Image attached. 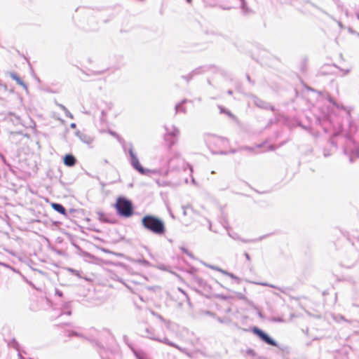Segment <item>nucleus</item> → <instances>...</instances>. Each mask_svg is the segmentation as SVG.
I'll use <instances>...</instances> for the list:
<instances>
[{
    "label": "nucleus",
    "mask_w": 359,
    "mask_h": 359,
    "mask_svg": "<svg viewBox=\"0 0 359 359\" xmlns=\"http://www.w3.org/2000/svg\"><path fill=\"white\" fill-rule=\"evenodd\" d=\"M141 223L146 230L155 235L162 236L165 233L164 222L155 215H146L142 218Z\"/></svg>",
    "instance_id": "1"
},
{
    "label": "nucleus",
    "mask_w": 359,
    "mask_h": 359,
    "mask_svg": "<svg viewBox=\"0 0 359 359\" xmlns=\"http://www.w3.org/2000/svg\"><path fill=\"white\" fill-rule=\"evenodd\" d=\"M337 137L345 139L344 153L348 157L350 163H353L356 158H359V148L351 137L349 135L340 137L339 133H334L330 138V142L334 147H337L334 138Z\"/></svg>",
    "instance_id": "2"
},
{
    "label": "nucleus",
    "mask_w": 359,
    "mask_h": 359,
    "mask_svg": "<svg viewBox=\"0 0 359 359\" xmlns=\"http://www.w3.org/2000/svg\"><path fill=\"white\" fill-rule=\"evenodd\" d=\"M352 236L357 238V241L352 243L341 259V265L348 269L355 266L359 259V234L353 233Z\"/></svg>",
    "instance_id": "3"
},
{
    "label": "nucleus",
    "mask_w": 359,
    "mask_h": 359,
    "mask_svg": "<svg viewBox=\"0 0 359 359\" xmlns=\"http://www.w3.org/2000/svg\"><path fill=\"white\" fill-rule=\"evenodd\" d=\"M114 207L117 215L121 217L128 218L134 213L132 201L124 196H120L117 198Z\"/></svg>",
    "instance_id": "4"
},
{
    "label": "nucleus",
    "mask_w": 359,
    "mask_h": 359,
    "mask_svg": "<svg viewBox=\"0 0 359 359\" xmlns=\"http://www.w3.org/2000/svg\"><path fill=\"white\" fill-rule=\"evenodd\" d=\"M128 154L130 156V163L131 165L135 170H136L140 174L144 175H149L151 173L156 174L159 172V171L156 170H149L142 166L136 154L133 151V147L132 144H129Z\"/></svg>",
    "instance_id": "5"
},
{
    "label": "nucleus",
    "mask_w": 359,
    "mask_h": 359,
    "mask_svg": "<svg viewBox=\"0 0 359 359\" xmlns=\"http://www.w3.org/2000/svg\"><path fill=\"white\" fill-rule=\"evenodd\" d=\"M142 336L144 337L149 338L151 340L156 341L165 344H167L170 346L174 347L179 351L184 352V348L179 346L177 344L170 341L166 337L160 338L157 336H156L154 333V330L151 327H145L142 332Z\"/></svg>",
    "instance_id": "6"
},
{
    "label": "nucleus",
    "mask_w": 359,
    "mask_h": 359,
    "mask_svg": "<svg viewBox=\"0 0 359 359\" xmlns=\"http://www.w3.org/2000/svg\"><path fill=\"white\" fill-rule=\"evenodd\" d=\"M165 133L164 134V140L167 143L169 148H171L177 142L180 136V130L174 125L171 126H164Z\"/></svg>",
    "instance_id": "7"
},
{
    "label": "nucleus",
    "mask_w": 359,
    "mask_h": 359,
    "mask_svg": "<svg viewBox=\"0 0 359 359\" xmlns=\"http://www.w3.org/2000/svg\"><path fill=\"white\" fill-rule=\"evenodd\" d=\"M205 141L209 147L221 148L227 144V140L213 134H208L205 136Z\"/></svg>",
    "instance_id": "8"
},
{
    "label": "nucleus",
    "mask_w": 359,
    "mask_h": 359,
    "mask_svg": "<svg viewBox=\"0 0 359 359\" xmlns=\"http://www.w3.org/2000/svg\"><path fill=\"white\" fill-rule=\"evenodd\" d=\"M250 330L262 341L272 346H278V342L262 329L254 326Z\"/></svg>",
    "instance_id": "9"
},
{
    "label": "nucleus",
    "mask_w": 359,
    "mask_h": 359,
    "mask_svg": "<svg viewBox=\"0 0 359 359\" xmlns=\"http://www.w3.org/2000/svg\"><path fill=\"white\" fill-rule=\"evenodd\" d=\"M252 101L255 105H256L257 107L264 109H269L272 111L275 110V108L273 106H272L270 103L261 100L260 98L257 97V96H252Z\"/></svg>",
    "instance_id": "10"
},
{
    "label": "nucleus",
    "mask_w": 359,
    "mask_h": 359,
    "mask_svg": "<svg viewBox=\"0 0 359 359\" xmlns=\"http://www.w3.org/2000/svg\"><path fill=\"white\" fill-rule=\"evenodd\" d=\"M76 135L79 137V139L83 143L90 145L93 143L94 139L89 134H87L84 132H81L79 130L76 132Z\"/></svg>",
    "instance_id": "11"
},
{
    "label": "nucleus",
    "mask_w": 359,
    "mask_h": 359,
    "mask_svg": "<svg viewBox=\"0 0 359 359\" xmlns=\"http://www.w3.org/2000/svg\"><path fill=\"white\" fill-rule=\"evenodd\" d=\"M64 164L69 167L74 166L76 163V159L72 154H66L63 159Z\"/></svg>",
    "instance_id": "12"
},
{
    "label": "nucleus",
    "mask_w": 359,
    "mask_h": 359,
    "mask_svg": "<svg viewBox=\"0 0 359 359\" xmlns=\"http://www.w3.org/2000/svg\"><path fill=\"white\" fill-rule=\"evenodd\" d=\"M51 207L55 211L60 213L61 215H62L64 216H66V217L67 216V212L65 208L61 203H52Z\"/></svg>",
    "instance_id": "13"
},
{
    "label": "nucleus",
    "mask_w": 359,
    "mask_h": 359,
    "mask_svg": "<svg viewBox=\"0 0 359 359\" xmlns=\"http://www.w3.org/2000/svg\"><path fill=\"white\" fill-rule=\"evenodd\" d=\"M60 314L61 315H67V316H70L72 314L71 302H64L62 304Z\"/></svg>",
    "instance_id": "14"
},
{
    "label": "nucleus",
    "mask_w": 359,
    "mask_h": 359,
    "mask_svg": "<svg viewBox=\"0 0 359 359\" xmlns=\"http://www.w3.org/2000/svg\"><path fill=\"white\" fill-rule=\"evenodd\" d=\"M7 344L9 347H13V348H15V350H17L18 351V357L20 359H24L21 355V353H20V344L19 343L16 341V339L15 338L12 339L11 340L8 341L7 342Z\"/></svg>",
    "instance_id": "15"
},
{
    "label": "nucleus",
    "mask_w": 359,
    "mask_h": 359,
    "mask_svg": "<svg viewBox=\"0 0 359 359\" xmlns=\"http://www.w3.org/2000/svg\"><path fill=\"white\" fill-rule=\"evenodd\" d=\"M133 352L137 359H150L148 354L142 350L133 349Z\"/></svg>",
    "instance_id": "16"
},
{
    "label": "nucleus",
    "mask_w": 359,
    "mask_h": 359,
    "mask_svg": "<svg viewBox=\"0 0 359 359\" xmlns=\"http://www.w3.org/2000/svg\"><path fill=\"white\" fill-rule=\"evenodd\" d=\"M11 77L12 78V79L15 81L18 84L22 86L25 89H27V84L18 76V75L16 73L11 72Z\"/></svg>",
    "instance_id": "17"
},
{
    "label": "nucleus",
    "mask_w": 359,
    "mask_h": 359,
    "mask_svg": "<svg viewBox=\"0 0 359 359\" xmlns=\"http://www.w3.org/2000/svg\"><path fill=\"white\" fill-rule=\"evenodd\" d=\"M187 102H188L187 99H184L180 103H177L175 107V112L176 113L182 112V113L185 114L187 112V110H186V108L184 107H183V104L187 103Z\"/></svg>",
    "instance_id": "18"
},
{
    "label": "nucleus",
    "mask_w": 359,
    "mask_h": 359,
    "mask_svg": "<svg viewBox=\"0 0 359 359\" xmlns=\"http://www.w3.org/2000/svg\"><path fill=\"white\" fill-rule=\"evenodd\" d=\"M268 236H269V234H265L262 236H259V238L251 239V240L244 239V238H241L239 237L238 240L243 243H256V242L262 241L263 239L266 238Z\"/></svg>",
    "instance_id": "19"
},
{
    "label": "nucleus",
    "mask_w": 359,
    "mask_h": 359,
    "mask_svg": "<svg viewBox=\"0 0 359 359\" xmlns=\"http://www.w3.org/2000/svg\"><path fill=\"white\" fill-rule=\"evenodd\" d=\"M97 214L98 215V219L101 222H104V223H113V222L111 220H110V219H109L107 218V216L104 212H97Z\"/></svg>",
    "instance_id": "20"
},
{
    "label": "nucleus",
    "mask_w": 359,
    "mask_h": 359,
    "mask_svg": "<svg viewBox=\"0 0 359 359\" xmlns=\"http://www.w3.org/2000/svg\"><path fill=\"white\" fill-rule=\"evenodd\" d=\"M57 105L65 112V116L69 118L73 119V114L68 110V109L62 104H57Z\"/></svg>",
    "instance_id": "21"
},
{
    "label": "nucleus",
    "mask_w": 359,
    "mask_h": 359,
    "mask_svg": "<svg viewBox=\"0 0 359 359\" xmlns=\"http://www.w3.org/2000/svg\"><path fill=\"white\" fill-rule=\"evenodd\" d=\"M241 8L243 14L246 15L250 12V10L248 7L247 3L245 0H240Z\"/></svg>",
    "instance_id": "22"
},
{
    "label": "nucleus",
    "mask_w": 359,
    "mask_h": 359,
    "mask_svg": "<svg viewBox=\"0 0 359 359\" xmlns=\"http://www.w3.org/2000/svg\"><path fill=\"white\" fill-rule=\"evenodd\" d=\"M210 267L212 269H215V270H217V271L222 272V273H224L225 275L229 276V277H231L233 279H236V280L238 279V278L237 276H236L233 273H229V272H228L226 271H224V270H223L222 269H219V268H218L217 266H210Z\"/></svg>",
    "instance_id": "23"
},
{
    "label": "nucleus",
    "mask_w": 359,
    "mask_h": 359,
    "mask_svg": "<svg viewBox=\"0 0 359 359\" xmlns=\"http://www.w3.org/2000/svg\"><path fill=\"white\" fill-rule=\"evenodd\" d=\"M327 100L330 103L332 104L337 109H344V107L342 104L337 103L331 96L327 97Z\"/></svg>",
    "instance_id": "24"
},
{
    "label": "nucleus",
    "mask_w": 359,
    "mask_h": 359,
    "mask_svg": "<svg viewBox=\"0 0 359 359\" xmlns=\"http://www.w3.org/2000/svg\"><path fill=\"white\" fill-rule=\"evenodd\" d=\"M219 110H220V113L221 114H226V115H228L229 117L232 118H235V116L228 109H225L224 107L219 105L218 106Z\"/></svg>",
    "instance_id": "25"
},
{
    "label": "nucleus",
    "mask_w": 359,
    "mask_h": 359,
    "mask_svg": "<svg viewBox=\"0 0 359 359\" xmlns=\"http://www.w3.org/2000/svg\"><path fill=\"white\" fill-rule=\"evenodd\" d=\"M257 284L260 285H263V286H268V287H272V288H275V289H278L280 292H284V290L283 289H281L280 287H278L276 285H274L269 284L267 283H257Z\"/></svg>",
    "instance_id": "26"
},
{
    "label": "nucleus",
    "mask_w": 359,
    "mask_h": 359,
    "mask_svg": "<svg viewBox=\"0 0 359 359\" xmlns=\"http://www.w3.org/2000/svg\"><path fill=\"white\" fill-rule=\"evenodd\" d=\"M99 354L101 359H110L107 355V351L104 348H100L99 351Z\"/></svg>",
    "instance_id": "27"
},
{
    "label": "nucleus",
    "mask_w": 359,
    "mask_h": 359,
    "mask_svg": "<svg viewBox=\"0 0 359 359\" xmlns=\"http://www.w3.org/2000/svg\"><path fill=\"white\" fill-rule=\"evenodd\" d=\"M67 336L69 337H83V335L76 331H68L67 332Z\"/></svg>",
    "instance_id": "28"
},
{
    "label": "nucleus",
    "mask_w": 359,
    "mask_h": 359,
    "mask_svg": "<svg viewBox=\"0 0 359 359\" xmlns=\"http://www.w3.org/2000/svg\"><path fill=\"white\" fill-rule=\"evenodd\" d=\"M136 262L139 263V264H142V266H150L149 262L146 260V259H139L136 260Z\"/></svg>",
    "instance_id": "29"
},
{
    "label": "nucleus",
    "mask_w": 359,
    "mask_h": 359,
    "mask_svg": "<svg viewBox=\"0 0 359 359\" xmlns=\"http://www.w3.org/2000/svg\"><path fill=\"white\" fill-rule=\"evenodd\" d=\"M156 184L159 186V187H165V186H168L169 182L165 181V180H156Z\"/></svg>",
    "instance_id": "30"
},
{
    "label": "nucleus",
    "mask_w": 359,
    "mask_h": 359,
    "mask_svg": "<svg viewBox=\"0 0 359 359\" xmlns=\"http://www.w3.org/2000/svg\"><path fill=\"white\" fill-rule=\"evenodd\" d=\"M238 151H239L238 149L236 150V149H231L229 153L230 154H235L236 152H237ZM213 153H215V154H222V155H226L228 154V152L226 151H213Z\"/></svg>",
    "instance_id": "31"
},
{
    "label": "nucleus",
    "mask_w": 359,
    "mask_h": 359,
    "mask_svg": "<svg viewBox=\"0 0 359 359\" xmlns=\"http://www.w3.org/2000/svg\"><path fill=\"white\" fill-rule=\"evenodd\" d=\"M190 73L194 77L196 75L201 74L202 73V70H201V68L198 67V68H196L195 69L191 71Z\"/></svg>",
    "instance_id": "32"
},
{
    "label": "nucleus",
    "mask_w": 359,
    "mask_h": 359,
    "mask_svg": "<svg viewBox=\"0 0 359 359\" xmlns=\"http://www.w3.org/2000/svg\"><path fill=\"white\" fill-rule=\"evenodd\" d=\"M181 291L182 292V293H183V294L184 296V299H185V300L187 302V306L190 309H191L192 308V304L191 303L190 299H189L188 295L184 291H182V290H181Z\"/></svg>",
    "instance_id": "33"
},
{
    "label": "nucleus",
    "mask_w": 359,
    "mask_h": 359,
    "mask_svg": "<svg viewBox=\"0 0 359 359\" xmlns=\"http://www.w3.org/2000/svg\"><path fill=\"white\" fill-rule=\"evenodd\" d=\"M238 150L239 151L245 150V151H247L249 152H252V151H254L255 148L251 147L245 146V147H242L239 148Z\"/></svg>",
    "instance_id": "34"
},
{
    "label": "nucleus",
    "mask_w": 359,
    "mask_h": 359,
    "mask_svg": "<svg viewBox=\"0 0 359 359\" xmlns=\"http://www.w3.org/2000/svg\"><path fill=\"white\" fill-rule=\"evenodd\" d=\"M193 78L194 76L191 75V73L188 74L187 75L182 76V79L186 80L187 83H189Z\"/></svg>",
    "instance_id": "35"
},
{
    "label": "nucleus",
    "mask_w": 359,
    "mask_h": 359,
    "mask_svg": "<svg viewBox=\"0 0 359 359\" xmlns=\"http://www.w3.org/2000/svg\"><path fill=\"white\" fill-rule=\"evenodd\" d=\"M180 250L184 252L185 254H187L189 257H190L191 258H193L194 257V255L193 254L189 252L187 248H185L184 247H180Z\"/></svg>",
    "instance_id": "36"
},
{
    "label": "nucleus",
    "mask_w": 359,
    "mask_h": 359,
    "mask_svg": "<svg viewBox=\"0 0 359 359\" xmlns=\"http://www.w3.org/2000/svg\"><path fill=\"white\" fill-rule=\"evenodd\" d=\"M69 271L72 272V274L77 276L79 278H81V273L79 271H76L73 269H69Z\"/></svg>",
    "instance_id": "37"
},
{
    "label": "nucleus",
    "mask_w": 359,
    "mask_h": 359,
    "mask_svg": "<svg viewBox=\"0 0 359 359\" xmlns=\"http://www.w3.org/2000/svg\"><path fill=\"white\" fill-rule=\"evenodd\" d=\"M196 280H197L198 285L201 287H205L206 286V283L203 279L197 278Z\"/></svg>",
    "instance_id": "38"
},
{
    "label": "nucleus",
    "mask_w": 359,
    "mask_h": 359,
    "mask_svg": "<svg viewBox=\"0 0 359 359\" xmlns=\"http://www.w3.org/2000/svg\"><path fill=\"white\" fill-rule=\"evenodd\" d=\"M228 235L234 240H238L239 238V236L236 233H231L230 232H228Z\"/></svg>",
    "instance_id": "39"
},
{
    "label": "nucleus",
    "mask_w": 359,
    "mask_h": 359,
    "mask_svg": "<svg viewBox=\"0 0 359 359\" xmlns=\"http://www.w3.org/2000/svg\"><path fill=\"white\" fill-rule=\"evenodd\" d=\"M330 18H331L334 21H335V22L337 23L338 26H339L341 29H344V25L342 24V22H341V21L337 20H336L334 18H333V17H331V16H330Z\"/></svg>",
    "instance_id": "40"
},
{
    "label": "nucleus",
    "mask_w": 359,
    "mask_h": 359,
    "mask_svg": "<svg viewBox=\"0 0 359 359\" xmlns=\"http://www.w3.org/2000/svg\"><path fill=\"white\" fill-rule=\"evenodd\" d=\"M246 353L248 355H252V356H255V352L253 349H251V348H249L246 351Z\"/></svg>",
    "instance_id": "41"
},
{
    "label": "nucleus",
    "mask_w": 359,
    "mask_h": 359,
    "mask_svg": "<svg viewBox=\"0 0 359 359\" xmlns=\"http://www.w3.org/2000/svg\"><path fill=\"white\" fill-rule=\"evenodd\" d=\"M206 4H208L210 5L215 4L217 0H203Z\"/></svg>",
    "instance_id": "42"
},
{
    "label": "nucleus",
    "mask_w": 359,
    "mask_h": 359,
    "mask_svg": "<svg viewBox=\"0 0 359 359\" xmlns=\"http://www.w3.org/2000/svg\"><path fill=\"white\" fill-rule=\"evenodd\" d=\"M55 294L57 295L60 297H62L63 296V293L62 291H60L58 289H55Z\"/></svg>",
    "instance_id": "43"
},
{
    "label": "nucleus",
    "mask_w": 359,
    "mask_h": 359,
    "mask_svg": "<svg viewBox=\"0 0 359 359\" xmlns=\"http://www.w3.org/2000/svg\"><path fill=\"white\" fill-rule=\"evenodd\" d=\"M339 70L343 72V74L344 75H347L348 74H349L350 72V69H341V68H339Z\"/></svg>",
    "instance_id": "44"
},
{
    "label": "nucleus",
    "mask_w": 359,
    "mask_h": 359,
    "mask_svg": "<svg viewBox=\"0 0 359 359\" xmlns=\"http://www.w3.org/2000/svg\"><path fill=\"white\" fill-rule=\"evenodd\" d=\"M147 290H151V291H156V289L158 288L157 286H149L147 287Z\"/></svg>",
    "instance_id": "45"
},
{
    "label": "nucleus",
    "mask_w": 359,
    "mask_h": 359,
    "mask_svg": "<svg viewBox=\"0 0 359 359\" xmlns=\"http://www.w3.org/2000/svg\"><path fill=\"white\" fill-rule=\"evenodd\" d=\"M276 149V147L274 145H273V144H271V145H270L269 147V151H274Z\"/></svg>",
    "instance_id": "46"
},
{
    "label": "nucleus",
    "mask_w": 359,
    "mask_h": 359,
    "mask_svg": "<svg viewBox=\"0 0 359 359\" xmlns=\"http://www.w3.org/2000/svg\"><path fill=\"white\" fill-rule=\"evenodd\" d=\"M1 160L2 161V162H3V163H4V164H5V165H8V166H9V165H10L8 164V163L7 162V161H6V158H5V157H4V158H2V159H1Z\"/></svg>",
    "instance_id": "47"
},
{
    "label": "nucleus",
    "mask_w": 359,
    "mask_h": 359,
    "mask_svg": "<svg viewBox=\"0 0 359 359\" xmlns=\"http://www.w3.org/2000/svg\"><path fill=\"white\" fill-rule=\"evenodd\" d=\"M338 318L344 321L348 322V320H346L342 315H339Z\"/></svg>",
    "instance_id": "48"
},
{
    "label": "nucleus",
    "mask_w": 359,
    "mask_h": 359,
    "mask_svg": "<svg viewBox=\"0 0 359 359\" xmlns=\"http://www.w3.org/2000/svg\"><path fill=\"white\" fill-rule=\"evenodd\" d=\"M244 255H245V258L247 259V260H248V261L250 260V256L248 252H245Z\"/></svg>",
    "instance_id": "49"
},
{
    "label": "nucleus",
    "mask_w": 359,
    "mask_h": 359,
    "mask_svg": "<svg viewBox=\"0 0 359 359\" xmlns=\"http://www.w3.org/2000/svg\"><path fill=\"white\" fill-rule=\"evenodd\" d=\"M273 321H274V322H283V320L282 318H273Z\"/></svg>",
    "instance_id": "50"
},
{
    "label": "nucleus",
    "mask_w": 359,
    "mask_h": 359,
    "mask_svg": "<svg viewBox=\"0 0 359 359\" xmlns=\"http://www.w3.org/2000/svg\"><path fill=\"white\" fill-rule=\"evenodd\" d=\"M70 128H73V129L76 128V124L75 123H72L70 124Z\"/></svg>",
    "instance_id": "51"
},
{
    "label": "nucleus",
    "mask_w": 359,
    "mask_h": 359,
    "mask_svg": "<svg viewBox=\"0 0 359 359\" xmlns=\"http://www.w3.org/2000/svg\"><path fill=\"white\" fill-rule=\"evenodd\" d=\"M191 183L196 186L198 185L197 182H196L195 179L194 177H192V179H191Z\"/></svg>",
    "instance_id": "52"
},
{
    "label": "nucleus",
    "mask_w": 359,
    "mask_h": 359,
    "mask_svg": "<svg viewBox=\"0 0 359 359\" xmlns=\"http://www.w3.org/2000/svg\"><path fill=\"white\" fill-rule=\"evenodd\" d=\"M263 145H264V143L258 144H257V145H256V147H257V148H261V147H263Z\"/></svg>",
    "instance_id": "53"
},
{
    "label": "nucleus",
    "mask_w": 359,
    "mask_h": 359,
    "mask_svg": "<svg viewBox=\"0 0 359 359\" xmlns=\"http://www.w3.org/2000/svg\"><path fill=\"white\" fill-rule=\"evenodd\" d=\"M86 257H93V256L91 254L88 253V252H86Z\"/></svg>",
    "instance_id": "54"
},
{
    "label": "nucleus",
    "mask_w": 359,
    "mask_h": 359,
    "mask_svg": "<svg viewBox=\"0 0 359 359\" xmlns=\"http://www.w3.org/2000/svg\"><path fill=\"white\" fill-rule=\"evenodd\" d=\"M247 79H248V81L250 83H253V82H252L251 79H250V76L249 75H247Z\"/></svg>",
    "instance_id": "55"
},
{
    "label": "nucleus",
    "mask_w": 359,
    "mask_h": 359,
    "mask_svg": "<svg viewBox=\"0 0 359 359\" xmlns=\"http://www.w3.org/2000/svg\"><path fill=\"white\" fill-rule=\"evenodd\" d=\"M348 32H351V33H354V32H355L353 30V29H352L351 27H348Z\"/></svg>",
    "instance_id": "56"
},
{
    "label": "nucleus",
    "mask_w": 359,
    "mask_h": 359,
    "mask_svg": "<svg viewBox=\"0 0 359 359\" xmlns=\"http://www.w3.org/2000/svg\"><path fill=\"white\" fill-rule=\"evenodd\" d=\"M209 229H210V231H214V232H216L215 230H213V229H212V225H211V224H210V226H209Z\"/></svg>",
    "instance_id": "57"
},
{
    "label": "nucleus",
    "mask_w": 359,
    "mask_h": 359,
    "mask_svg": "<svg viewBox=\"0 0 359 359\" xmlns=\"http://www.w3.org/2000/svg\"><path fill=\"white\" fill-rule=\"evenodd\" d=\"M0 264H1V265H2V266H6V267H8V264H4V263H1V262H0Z\"/></svg>",
    "instance_id": "58"
},
{
    "label": "nucleus",
    "mask_w": 359,
    "mask_h": 359,
    "mask_svg": "<svg viewBox=\"0 0 359 359\" xmlns=\"http://www.w3.org/2000/svg\"><path fill=\"white\" fill-rule=\"evenodd\" d=\"M227 93H228L229 95H232L233 91H232V90H228Z\"/></svg>",
    "instance_id": "59"
},
{
    "label": "nucleus",
    "mask_w": 359,
    "mask_h": 359,
    "mask_svg": "<svg viewBox=\"0 0 359 359\" xmlns=\"http://www.w3.org/2000/svg\"><path fill=\"white\" fill-rule=\"evenodd\" d=\"M178 306H179L180 308H181V307L182 306V302H179V303H178Z\"/></svg>",
    "instance_id": "60"
},
{
    "label": "nucleus",
    "mask_w": 359,
    "mask_h": 359,
    "mask_svg": "<svg viewBox=\"0 0 359 359\" xmlns=\"http://www.w3.org/2000/svg\"><path fill=\"white\" fill-rule=\"evenodd\" d=\"M5 157L1 152H0V158L2 159Z\"/></svg>",
    "instance_id": "61"
},
{
    "label": "nucleus",
    "mask_w": 359,
    "mask_h": 359,
    "mask_svg": "<svg viewBox=\"0 0 359 359\" xmlns=\"http://www.w3.org/2000/svg\"><path fill=\"white\" fill-rule=\"evenodd\" d=\"M356 16H357V18L359 20V12L356 13Z\"/></svg>",
    "instance_id": "62"
},
{
    "label": "nucleus",
    "mask_w": 359,
    "mask_h": 359,
    "mask_svg": "<svg viewBox=\"0 0 359 359\" xmlns=\"http://www.w3.org/2000/svg\"><path fill=\"white\" fill-rule=\"evenodd\" d=\"M238 297H239L240 299H243V294H240V295L238 296Z\"/></svg>",
    "instance_id": "63"
},
{
    "label": "nucleus",
    "mask_w": 359,
    "mask_h": 359,
    "mask_svg": "<svg viewBox=\"0 0 359 359\" xmlns=\"http://www.w3.org/2000/svg\"><path fill=\"white\" fill-rule=\"evenodd\" d=\"M187 3L191 4L192 2V0H186Z\"/></svg>",
    "instance_id": "64"
}]
</instances>
